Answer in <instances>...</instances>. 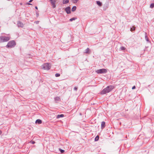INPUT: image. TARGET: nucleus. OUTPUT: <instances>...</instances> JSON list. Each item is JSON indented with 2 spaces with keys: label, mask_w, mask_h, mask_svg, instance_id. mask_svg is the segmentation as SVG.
I'll return each instance as SVG.
<instances>
[{
  "label": "nucleus",
  "mask_w": 154,
  "mask_h": 154,
  "mask_svg": "<svg viewBox=\"0 0 154 154\" xmlns=\"http://www.w3.org/2000/svg\"><path fill=\"white\" fill-rule=\"evenodd\" d=\"M114 86L112 85L108 86L106 88L104 89L101 92V94H103L110 92L113 88Z\"/></svg>",
  "instance_id": "obj_1"
},
{
  "label": "nucleus",
  "mask_w": 154,
  "mask_h": 154,
  "mask_svg": "<svg viewBox=\"0 0 154 154\" xmlns=\"http://www.w3.org/2000/svg\"><path fill=\"white\" fill-rule=\"evenodd\" d=\"M51 65L49 63H45L42 66V68L44 70H48L51 68Z\"/></svg>",
  "instance_id": "obj_2"
},
{
  "label": "nucleus",
  "mask_w": 154,
  "mask_h": 154,
  "mask_svg": "<svg viewBox=\"0 0 154 154\" xmlns=\"http://www.w3.org/2000/svg\"><path fill=\"white\" fill-rule=\"evenodd\" d=\"M107 69H102L96 71V72L98 74H105L107 72Z\"/></svg>",
  "instance_id": "obj_3"
},
{
  "label": "nucleus",
  "mask_w": 154,
  "mask_h": 154,
  "mask_svg": "<svg viewBox=\"0 0 154 154\" xmlns=\"http://www.w3.org/2000/svg\"><path fill=\"white\" fill-rule=\"evenodd\" d=\"M10 39L8 37L1 36L0 37V42L2 43L7 42Z\"/></svg>",
  "instance_id": "obj_4"
},
{
  "label": "nucleus",
  "mask_w": 154,
  "mask_h": 154,
  "mask_svg": "<svg viewBox=\"0 0 154 154\" xmlns=\"http://www.w3.org/2000/svg\"><path fill=\"white\" fill-rule=\"evenodd\" d=\"M15 45V42L14 41H12L8 42L6 47L7 48H11L14 47Z\"/></svg>",
  "instance_id": "obj_5"
},
{
  "label": "nucleus",
  "mask_w": 154,
  "mask_h": 154,
  "mask_svg": "<svg viewBox=\"0 0 154 154\" xmlns=\"http://www.w3.org/2000/svg\"><path fill=\"white\" fill-rule=\"evenodd\" d=\"M65 11L67 14H69L71 13L70 8L68 7L65 9Z\"/></svg>",
  "instance_id": "obj_6"
},
{
  "label": "nucleus",
  "mask_w": 154,
  "mask_h": 154,
  "mask_svg": "<svg viewBox=\"0 0 154 154\" xmlns=\"http://www.w3.org/2000/svg\"><path fill=\"white\" fill-rule=\"evenodd\" d=\"M51 3L52 5L53 8H55L56 7L55 5V2L56 0H50Z\"/></svg>",
  "instance_id": "obj_7"
},
{
  "label": "nucleus",
  "mask_w": 154,
  "mask_h": 154,
  "mask_svg": "<svg viewBox=\"0 0 154 154\" xmlns=\"http://www.w3.org/2000/svg\"><path fill=\"white\" fill-rule=\"evenodd\" d=\"M105 122H102L101 124V128L102 129H103L106 126Z\"/></svg>",
  "instance_id": "obj_8"
},
{
  "label": "nucleus",
  "mask_w": 154,
  "mask_h": 154,
  "mask_svg": "<svg viewBox=\"0 0 154 154\" xmlns=\"http://www.w3.org/2000/svg\"><path fill=\"white\" fill-rule=\"evenodd\" d=\"M18 26L19 27H23V24L20 21H19L17 23Z\"/></svg>",
  "instance_id": "obj_9"
},
{
  "label": "nucleus",
  "mask_w": 154,
  "mask_h": 154,
  "mask_svg": "<svg viewBox=\"0 0 154 154\" xmlns=\"http://www.w3.org/2000/svg\"><path fill=\"white\" fill-rule=\"evenodd\" d=\"M85 53L86 54H90V49L88 48H87L85 50Z\"/></svg>",
  "instance_id": "obj_10"
},
{
  "label": "nucleus",
  "mask_w": 154,
  "mask_h": 154,
  "mask_svg": "<svg viewBox=\"0 0 154 154\" xmlns=\"http://www.w3.org/2000/svg\"><path fill=\"white\" fill-rule=\"evenodd\" d=\"M42 122V121L40 119H37L35 121L36 123H38V124H41Z\"/></svg>",
  "instance_id": "obj_11"
},
{
  "label": "nucleus",
  "mask_w": 154,
  "mask_h": 154,
  "mask_svg": "<svg viewBox=\"0 0 154 154\" xmlns=\"http://www.w3.org/2000/svg\"><path fill=\"white\" fill-rule=\"evenodd\" d=\"M97 4L100 6H101L102 5V4L101 2H100L99 1H97Z\"/></svg>",
  "instance_id": "obj_12"
},
{
  "label": "nucleus",
  "mask_w": 154,
  "mask_h": 154,
  "mask_svg": "<svg viewBox=\"0 0 154 154\" xmlns=\"http://www.w3.org/2000/svg\"><path fill=\"white\" fill-rule=\"evenodd\" d=\"M69 2V0H63V4H66L68 3Z\"/></svg>",
  "instance_id": "obj_13"
},
{
  "label": "nucleus",
  "mask_w": 154,
  "mask_h": 154,
  "mask_svg": "<svg viewBox=\"0 0 154 154\" xmlns=\"http://www.w3.org/2000/svg\"><path fill=\"white\" fill-rule=\"evenodd\" d=\"M76 7L75 6H74L72 7V11L74 12L76 10Z\"/></svg>",
  "instance_id": "obj_14"
},
{
  "label": "nucleus",
  "mask_w": 154,
  "mask_h": 154,
  "mask_svg": "<svg viewBox=\"0 0 154 154\" xmlns=\"http://www.w3.org/2000/svg\"><path fill=\"white\" fill-rule=\"evenodd\" d=\"M135 27L134 26H133L131 28L130 30L132 32L133 31L135 30Z\"/></svg>",
  "instance_id": "obj_15"
},
{
  "label": "nucleus",
  "mask_w": 154,
  "mask_h": 154,
  "mask_svg": "<svg viewBox=\"0 0 154 154\" xmlns=\"http://www.w3.org/2000/svg\"><path fill=\"white\" fill-rule=\"evenodd\" d=\"M99 136L98 135H97L95 138L94 140L95 141H97L99 140Z\"/></svg>",
  "instance_id": "obj_16"
},
{
  "label": "nucleus",
  "mask_w": 154,
  "mask_h": 154,
  "mask_svg": "<svg viewBox=\"0 0 154 154\" xmlns=\"http://www.w3.org/2000/svg\"><path fill=\"white\" fill-rule=\"evenodd\" d=\"M64 116V115L63 114H60V115L58 114V118H60L63 117Z\"/></svg>",
  "instance_id": "obj_17"
},
{
  "label": "nucleus",
  "mask_w": 154,
  "mask_h": 154,
  "mask_svg": "<svg viewBox=\"0 0 154 154\" xmlns=\"http://www.w3.org/2000/svg\"><path fill=\"white\" fill-rule=\"evenodd\" d=\"M59 150L60 151L61 153H63L64 152V150L63 149H61L59 148Z\"/></svg>",
  "instance_id": "obj_18"
},
{
  "label": "nucleus",
  "mask_w": 154,
  "mask_h": 154,
  "mask_svg": "<svg viewBox=\"0 0 154 154\" xmlns=\"http://www.w3.org/2000/svg\"><path fill=\"white\" fill-rule=\"evenodd\" d=\"M79 0H72L73 3L74 4L77 3Z\"/></svg>",
  "instance_id": "obj_19"
},
{
  "label": "nucleus",
  "mask_w": 154,
  "mask_h": 154,
  "mask_svg": "<svg viewBox=\"0 0 154 154\" xmlns=\"http://www.w3.org/2000/svg\"><path fill=\"white\" fill-rule=\"evenodd\" d=\"M125 49V48L123 46L121 47L120 48V49H121V50H124Z\"/></svg>",
  "instance_id": "obj_20"
},
{
  "label": "nucleus",
  "mask_w": 154,
  "mask_h": 154,
  "mask_svg": "<svg viewBox=\"0 0 154 154\" xmlns=\"http://www.w3.org/2000/svg\"><path fill=\"white\" fill-rule=\"evenodd\" d=\"M154 7V3H152L151 4L150 6V7L151 8H152Z\"/></svg>",
  "instance_id": "obj_21"
},
{
  "label": "nucleus",
  "mask_w": 154,
  "mask_h": 154,
  "mask_svg": "<svg viewBox=\"0 0 154 154\" xmlns=\"http://www.w3.org/2000/svg\"><path fill=\"white\" fill-rule=\"evenodd\" d=\"M76 19V18H72L70 19H69V21H72L73 20H75Z\"/></svg>",
  "instance_id": "obj_22"
},
{
  "label": "nucleus",
  "mask_w": 154,
  "mask_h": 154,
  "mask_svg": "<svg viewBox=\"0 0 154 154\" xmlns=\"http://www.w3.org/2000/svg\"><path fill=\"white\" fill-rule=\"evenodd\" d=\"M55 100L56 103H57L58 101L57 97H56L55 98Z\"/></svg>",
  "instance_id": "obj_23"
},
{
  "label": "nucleus",
  "mask_w": 154,
  "mask_h": 154,
  "mask_svg": "<svg viewBox=\"0 0 154 154\" xmlns=\"http://www.w3.org/2000/svg\"><path fill=\"white\" fill-rule=\"evenodd\" d=\"M145 39H146V41H149L148 39L147 36H145Z\"/></svg>",
  "instance_id": "obj_24"
},
{
  "label": "nucleus",
  "mask_w": 154,
  "mask_h": 154,
  "mask_svg": "<svg viewBox=\"0 0 154 154\" xmlns=\"http://www.w3.org/2000/svg\"><path fill=\"white\" fill-rule=\"evenodd\" d=\"M74 90L76 91L77 90V87H75L74 88Z\"/></svg>",
  "instance_id": "obj_25"
},
{
  "label": "nucleus",
  "mask_w": 154,
  "mask_h": 154,
  "mask_svg": "<svg viewBox=\"0 0 154 154\" xmlns=\"http://www.w3.org/2000/svg\"><path fill=\"white\" fill-rule=\"evenodd\" d=\"M30 142L33 144H34L35 143V142L33 141H31Z\"/></svg>",
  "instance_id": "obj_26"
},
{
  "label": "nucleus",
  "mask_w": 154,
  "mask_h": 154,
  "mask_svg": "<svg viewBox=\"0 0 154 154\" xmlns=\"http://www.w3.org/2000/svg\"><path fill=\"white\" fill-rule=\"evenodd\" d=\"M136 88L135 86H134L132 87V89H135Z\"/></svg>",
  "instance_id": "obj_27"
},
{
  "label": "nucleus",
  "mask_w": 154,
  "mask_h": 154,
  "mask_svg": "<svg viewBox=\"0 0 154 154\" xmlns=\"http://www.w3.org/2000/svg\"><path fill=\"white\" fill-rule=\"evenodd\" d=\"M36 16L37 17H38L39 16L38 13V12L36 13Z\"/></svg>",
  "instance_id": "obj_28"
},
{
  "label": "nucleus",
  "mask_w": 154,
  "mask_h": 154,
  "mask_svg": "<svg viewBox=\"0 0 154 154\" xmlns=\"http://www.w3.org/2000/svg\"><path fill=\"white\" fill-rule=\"evenodd\" d=\"M35 23L36 24H38V23H39V21H35Z\"/></svg>",
  "instance_id": "obj_29"
},
{
  "label": "nucleus",
  "mask_w": 154,
  "mask_h": 154,
  "mask_svg": "<svg viewBox=\"0 0 154 154\" xmlns=\"http://www.w3.org/2000/svg\"><path fill=\"white\" fill-rule=\"evenodd\" d=\"M55 76L56 77H58V73H57L55 74Z\"/></svg>",
  "instance_id": "obj_30"
},
{
  "label": "nucleus",
  "mask_w": 154,
  "mask_h": 154,
  "mask_svg": "<svg viewBox=\"0 0 154 154\" xmlns=\"http://www.w3.org/2000/svg\"><path fill=\"white\" fill-rule=\"evenodd\" d=\"M33 0H30L29 1V2H31Z\"/></svg>",
  "instance_id": "obj_31"
},
{
  "label": "nucleus",
  "mask_w": 154,
  "mask_h": 154,
  "mask_svg": "<svg viewBox=\"0 0 154 154\" xmlns=\"http://www.w3.org/2000/svg\"><path fill=\"white\" fill-rule=\"evenodd\" d=\"M27 4L28 5H32L31 4H30V3H27Z\"/></svg>",
  "instance_id": "obj_32"
},
{
  "label": "nucleus",
  "mask_w": 154,
  "mask_h": 154,
  "mask_svg": "<svg viewBox=\"0 0 154 154\" xmlns=\"http://www.w3.org/2000/svg\"><path fill=\"white\" fill-rule=\"evenodd\" d=\"M2 131L1 130H0V135L2 134Z\"/></svg>",
  "instance_id": "obj_33"
},
{
  "label": "nucleus",
  "mask_w": 154,
  "mask_h": 154,
  "mask_svg": "<svg viewBox=\"0 0 154 154\" xmlns=\"http://www.w3.org/2000/svg\"><path fill=\"white\" fill-rule=\"evenodd\" d=\"M35 8L36 9H38V8H37V6H35Z\"/></svg>",
  "instance_id": "obj_34"
},
{
  "label": "nucleus",
  "mask_w": 154,
  "mask_h": 154,
  "mask_svg": "<svg viewBox=\"0 0 154 154\" xmlns=\"http://www.w3.org/2000/svg\"><path fill=\"white\" fill-rule=\"evenodd\" d=\"M60 76V74L58 73V77L59 76Z\"/></svg>",
  "instance_id": "obj_35"
},
{
  "label": "nucleus",
  "mask_w": 154,
  "mask_h": 154,
  "mask_svg": "<svg viewBox=\"0 0 154 154\" xmlns=\"http://www.w3.org/2000/svg\"><path fill=\"white\" fill-rule=\"evenodd\" d=\"M57 117L58 118V116H57Z\"/></svg>",
  "instance_id": "obj_36"
}]
</instances>
